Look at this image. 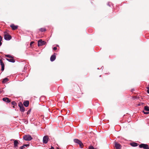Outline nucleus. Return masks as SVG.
<instances>
[{"instance_id": "f257e3e1", "label": "nucleus", "mask_w": 149, "mask_h": 149, "mask_svg": "<svg viewBox=\"0 0 149 149\" xmlns=\"http://www.w3.org/2000/svg\"><path fill=\"white\" fill-rule=\"evenodd\" d=\"M23 139L26 141H31L33 138L30 135H26L24 136Z\"/></svg>"}, {"instance_id": "f03ea898", "label": "nucleus", "mask_w": 149, "mask_h": 149, "mask_svg": "<svg viewBox=\"0 0 149 149\" xmlns=\"http://www.w3.org/2000/svg\"><path fill=\"white\" fill-rule=\"evenodd\" d=\"M4 39L7 40H9L11 38V36L8 34L6 32H4Z\"/></svg>"}, {"instance_id": "7ed1b4c3", "label": "nucleus", "mask_w": 149, "mask_h": 149, "mask_svg": "<svg viewBox=\"0 0 149 149\" xmlns=\"http://www.w3.org/2000/svg\"><path fill=\"white\" fill-rule=\"evenodd\" d=\"M45 41H42L41 39H40L38 42V46H42L45 45Z\"/></svg>"}, {"instance_id": "20e7f679", "label": "nucleus", "mask_w": 149, "mask_h": 149, "mask_svg": "<svg viewBox=\"0 0 149 149\" xmlns=\"http://www.w3.org/2000/svg\"><path fill=\"white\" fill-rule=\"evenodd\" d=\"M140 148H143L144 149H149L148 146L147 144H141L139 145Z\"/></svg>"}, {"instance_id": "39448f33", "label": "nucleus", "mask_w": 149, "mask_h": 149, "mask_svg": "<svg viewBox=\"0 0 149 149\" xmlns=\"http://www.w3.org/2000/svg\"><path fill=\"white\" fill-rule=\"evenodd\" d=\"M49 139V137L47 136H44L43 139V142L44 143H47Z\"/></svg>"}, {"instance_id": "423d86ee", "label": "nucleus", "mask_w": 149, "mask_h": 149, "mask_svg": "<svg viewBox=\"0 0 149 149\" xmlns=\"http://www.w3.org/2000/svg\"><path fill=\"white\" fill-rule=\"evenodd\" d=\"M74 141L75 143L78 144L79 145L81 148H82L81 146L83 145V144L81 141L78 139H74Z\"/></svg>"}, {"instance_id": "0eeeda50", "label": "nucleus", "mask_w": 149, "mask_h": 149, "mask_svg": "<svg viewBox=\"0 0 149 149\" xmlns=\"http://www.w3.org/2000/svg\"><path fill=\"white\" fill-rule=\"evenodd\" d=\"M115 146L116 149H120L121 148L120 145L116 142L115 143Z\"/></svg>"}, {"instance_id": "6e6552de", "label": "nucleus", "mask_w": 149, "mask_h": 149, "mask_svg": "<svg viewBox=\"0 0 149 149\" xmlns=\"http://www.w3.org/2000/svg\"><path fill=\"white\" fill-rule=\"evenodd\" d=\"M19 107L20 108V110L22 112H23L25 111V108L22 104L19 105Z\"/></svg>"}, {"instance_id": "1a4fd4ad", "label": "nucleus", "mask_w": 149, "mask_h": 149, "mask_svg": "<svg viewBox=\"0 0 149 149\" xmlns=\"http://www.w3.org/2000/svg\"><path fill=\"white\" fill-rule=\"evenodd\" d=\"M10 27L12 28L13 30H15L17 28L18 26L15 25L13 24H12L10 25Z\"/></svg>"}, {"instance_id": "9d476101", "label": "nucleus", "mask_w": 149, "mask_h": 149, "mask_svg": "<svg viewBox=\"0 0 149 149\" xmlns=\"http://www.w3.org/2000/svg\"><path fill=\"white\" fill-rule=\"evenodd\" d=\"M2 100L3 101L7 103H9L10 102V100L7 97H4L3 98Z\"/></svg>"}, {"instance_id": "9b49d317", "label": "nucleus", "mask_w": 149, "mask_h": 149, "mask_svg": "<svg viewBox=\"0 0 149 149\" xmlns=\"http://www.w3.org/2000/svg\"><path fill=\"white\" fill-rule=\"evenodd\" d=\"M23 104L24 106L27 107L29 105V102L28 101L26 100L24 102Z\"/></svg>"}, {"instance_id": "f8f14e48", "label": "nucleus", "mask_w": 149, "mask_h": 149, "mask_svg": "<svg viewBox=\"0 0 149 149\" xmlns=\"http://www.w3.org/2000/svg\"><path fill=\"white\" fill-rule=\"evenodd\" d=\"M13 140H14V147L15 148H16L17 147V146L18 144V143L17 140H14V139H13Z\"/></svg>"}, {"instance_id": "ddd939ff", "label": "nucleus", "mask_w": 149, "mask_h": 149, "mask_svg": "<svg viewBox=\"0 0 149 149\" xmlns=\"http://www.w3.org/2000/svg\"><path fill=\"white\" fill-rule=\"evenodd\" d=\"M56 58V56L55 55L53 54L50 57V61H53L55 60Z\"/></svg>"}, {"instance_id": "4468645a", "label": "nucleus", "mask_w": 149, "mask_h": 149, "mask_svg": "<svg viewBox=\"0 0 149 149\" xmlns=\"http://www.w3.org/2000/svg\"><path fill=\"white\" fill-rule=\"evenodd\" d=\"M10 59L6 58V60L12 63H14L15 61L14 59H13V58H10Z\"/></svg>"}, {"instance_id": "2eb2a0df", "label": "nucleus", "mask_w": 149, "mask_h": 149, "mask_svg": "<svg viewBox=\"0 0 149 149\" xmlns=\"http://www.w3.org/2000/svg\"><path fill=\"white\" fill-rule=\"evenodd\" d=\"M130 145L133 147H136L138 146V144L137 143L133 142L130 143Z\"/></svg>"}, {"instance_id": "dca6fc26", "label": "nucleus", "mask_w": 149, "mask_h": 149, "mask_svg": "<svg viewBox=\"0 0 149 149\" xmlns=\"http://www.w3.org/2000/svg\"><path fill=\"white\" fill-rule=\"evenodd\" d=\"M8 79L7 78H6L3 79L2 82L3 83H6L7 81H8Z\"/></svg>"}, {"instance_id": "f3484780", "label": "nucleus", "mask_w": 149, "mask_h": 149, "mask_svg": "<svg viewBox=\"0 0 149 149\" xmlns=\"http://www.w3.org/2000/svg\"><path fill=\"white\" fill-rule=\"evenodd\" d=\"M39 30L40 31H41L42 32H43L45 31L46 30V29L45 28H41L39 29Z\"/></svg>"}, {"instance_id": "a211bd4d", "label": "nucleus", "mask_w": 149, "mask_h": 149, "mask_svg": "<svg viewBox=\"0 0 149 149\" xmlns=\"http://www.w3.org/2000/svg\"><path fill=\"white\" fill-rule=\"evenodd\" d=\"M144 109L145 111H149V107L147 106H146L144 107Z\"/></svg>"}, {"instance_id": "6ab92c4d", "label": "nucleus", "mask_w": 149, "mask_h": 149, "mask_svg": "<svg viewBox=\"0 0 149 149\" xmlns=\"http://www.w3.org/2000/svg\"><path fill=\"white\" fill-rule=\"evenodd\" d=\"M5 56L6 57H8L9 58H12V57L9 54L6 55Z\"/></svg>"}, {"instance_id": "aec40b11", "label": "nucleus", "mask_w": 149, "mask_h": 149, "mask_svg": "<svg viewBox=\"0 0 149 149\" xmlns=\"http://www.w3.org/2000/svg\"><path fill=\"white\" fill-rule=\"evenodd\" d=\"M0 63L1 66L4 65V64L3 63L1 59L0 60Z\"/></svg>"}, {"instance_id": "412c9836", "label": "nucleus", "mask_w": 149, "mask_h": 149, "mask_svg": "<svg viewBox=\"0 0 149 149\" xmlns=\"http://www.w3.org/2000/svg\"><path fill=\"white\" fill-rule=\"evenodd\" d=\"M2 40V37L1 36H0V46H1V45H2V42H1Z\"/></svg>"}, {"instance_id": "4be33fe9", "label": "nucleus", "mask_w": 149, "mask_h": 149, "mask_svg": "<svg viewBox=\"0 0 149 149\" xmlns=\"http://www.w3.org/2000/svg\"><path fill=\"white\" fill-rule=\"evenodd\" d=\"M92 146H90L89 147V149H95Z\"/></svg>"}, {"instance_id": "5701e85b", "label": "nucleus", "mask_w": 149, "mask_h": 149, "mask_svg": "<svg viewBox=\"0 0 149 149\" xmlns=\"http://www.w3.org/2000/svg\"><path fill=\"white\" fill-rule=\"evenodd\" d=\"M4 65L2 66L1 70L3 71L4 70Z\"/></svg>"}, {"instance_id": "b1692460", "label": "nucleus", "mask_w": 149, "mask_h": 149, "mask_svg": "<svg viewBox=\"0 0 149 149\" xmlns=\"http://www.w3.org/2000/svg\"><path fill=\"white\" fill-rule=\"evenodd\" d=\"M143 112L144 114H147L149 113V112H145L144 111H143Z\"/></svg>"}, {"instance_id": "393cba45", "label": "nucleus", "mask_w": 149, "mask_h": 149, "mask_svg": "<svg viewBox=\"0 0 149 149\" xmlns=\"http://www.w3.org/2000/svg\"><path fill=\"white\" fill-rule=\"evenodd\" d=\"M147 88L148 89L147 92L148 93H149V86L148 87H147Z\"/></svg>"}, {"instance_id": "a878e982", "label": "nucleus", "mask_w": 149, "mask_h": 149, "mask_svg": "<svg viewBox=\"0 0 149 149\" xmlns=\"http://www.w3.org/2000/svg\"><path fill=\"white\" fill-rule=\"evenodd\" d=\"M24 146H21L20 147V149H23L24 148Z\"/></svg>"}, {"instance_id": "bb28decb", "label": "nucleus", "mask_w": 149, "mask_h": 149, "mask_svg": "<svg viewBox=\"0 0 149 149\" xmlns=\"http://www.w3.org/2000/svg\"><path fill=\"white\" fill-rule=\"evenodd\" d=\"M57 48L56 47H54L53 48V49L54 50H56L57 49Z\"/></svg>"}, {"instance_id": "cd10ccee", "label": "nucleus", "mask_w": 149, "mask_h": 149, "mask_svg": "<svg viewBox=\"0 0 149 149\" xmlns=\"http://www.w3.org/2000/svg\"><path fill=\"white\" fill-rule=\"evenodd\" d=\"M24 147L25 146L27 147V146H29V144H25V145H24Z\"/></svg>"}, {"instance_id": "c85d7f7f", "label": "nucleus", "mask_w": 149, "mask_h": 149, "mask_svg": "<svg viewBox=\"0 0 149 149\" xmlns=\"http://www.w3.org/2000/svg\"><path fill=\"white\" fill-rule=\"evenodd\" d=\"M12 104H13L15 105V104H16V103L14 102H12Z\"/></svg>"}, {"instance_id": "c756f323", "label": "nucleus", "mask_w": 149, "mask_h": 149, "mask_svg": "<svg viewBox=\"0 0 149 149\" xmlns=\"http://www.w3.org/2000/svg\"><path fill=\"white\" fill-rule=\"evenodd\" d=\"M30 110H29V111H27V114H29V113H30Z\"/></svg>"}, {"instance_id": "7c9ffc66", "label": "nucleus", "mask_w": 149, "mask_h": 149, "mask_svg": "<svg viewBox=\"0 0 149 149\" xmlns=\"http://www.w3.org/2000/svg\"><path fill=\"white\" fill-rule=\"evenodd\" d=\"M50 149H54V148L53 147L51 146Z\"/></svg>"}, {"instance_id": "2f4dec72", "label": "nucleus", "mask_w": 149, "mask_h": 149, "mask_svg": "<svg viewBox=\"0 0 149 149\" xmlns=\"http://www.w3.org/2000/svg\"><path fill=\"white\" fill-rule=\"evenodd\" d=\"M109 3H108L107 5L109 6H110V5L109 4Z\"/></svg>"}, {"instance_id": "473e14b6", "label": "nucleus", "mask_w": 149, "mask_h": 149, "mask_svg": "<svg viewBox=\"0 0 149 149\" xmlns=\"http://www.w3.org/2000/svg\"><path fill=\"white\" fill-rule=\"evenodd\" d=\"M33 43V42H31L30 45H31V44H32V43Z\"/></svg>"}, {"instance_id": "72a5a7b5", "label": "nucleus", "mask_w": 149, "mask_h": 149, "mask_svg": "<svg viewBox=\"0 0 149 149\" xmlns=\"http://www.w3.org/2000/svg\"><path fill=\"white\" fill-rule=\"evenodd\" d=\"M57 149H59L58 148H57Z\"/></svg>"}, {"instance_id": "f704fd0d", "label": "nucleus", "mask_w": 149, "mask_h": 149, "mask_svg": "<svg viewBox=\"0 0 149 149\" xmlns=\"http://www.w3.org/2000/svg\"><path fill=\"white\" fill-rule=\"evenodd\" d=\"M134 91V90H132V91Z\"/></svg>"}, {"instance_id": "c9c22d12", "label": "nucleus", "mask_w": 149, "mask_h": 149, "mask_svg": "<svg viewBox=\"0 0 149 149\" xmlns=\"http://www.w3.org/2000/svg\"><path fill=\"white\" fill-rule=\"evenodd\" d=\"M134 91V90H132V91Z\"/></svg>"}, {"instance_id": "e433bc0d", "label": "nucleus", "mask_w": 149, "mask_h": 149, "mask_svg": "<svg viewBox=\"0 0 149 149\" xmlns=\"http://www.w3.org/2000/svg\"><path fill=\"white\" fill-rule=\"evenodd\" d=\"M134 91V90H132V91Z\"/></svg>"}, {"instance_id": "4c0bfd02", "label": "nucleus", "mask_w": 149, "mask_h": 149, "mask_svg": "<svg viewBox=\"0 0 149 149\" xmlns=\"http://www.w3.org/2000/svg\"><path fill=\"white\" fill-rule=\"evenodd\" d=\"M95 149H97L95 148Z\"/></svg>"}]
</instances>
